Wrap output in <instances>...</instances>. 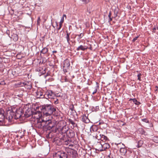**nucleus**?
<instances>
[{
    "instance_id": "1",
    "label": "nucleus",
    "mask_w": 158,
    "mask_h": 158,
    "mask_svg": "<svg viewBox=\"0 0 158 158\" xmlns=\"http://www.w3.org/2000/svg\"><path fill=\"white\" fill-rule=\"evenodd\" d=\"M22 114L19 110H17L15 108L9 109L6 111V118L9 122H10L13 118L16 119L20 118Z\"/></svg>"
},
{
    "instance_id": "2",
    "label": "nucleus",
    "mask_w": 158,
    "mask_h": 158,
    "mask_svg": "<svg viewBox=\"0 0 158 158\" xmlns=\"http://www.w3.org/2000/svg\"><path fill=\"white\" fill-rule=\"evenodd\" d=\"M66 151L67 154L63 152H58L55 153L54 158H67L69 156L75 158L77 156L76 151L71 148H67Z\"/></svg>"
},
{
    "instance_id": "3",
    "label": "nucleus",
    "mask_w": 158,
    "mask_h": 158,
    "mask_svg": "<svg viewBox=\"0 0 158 158\" xmlns=\"http://www.w3.org/2000/svg\"><path fill=\"white\" fill-rule=\"evenodd\" d=\"M41 113L46 116L50 115L53 112H55L56 109L51 104H44L40 107Z\"/></svg>"
},
{
    "instance_id": "4",
    "label": "nucleus",
    "mask_w": 158,
    "mask_h": 158,
    "mask_svg": "<svg viewBox=\"0 0 158 158\" xmlns=\"http://www.w3.org/2000/svg\"><path fill=\"white\" fill-rule=\"evenodd\" d=\"M45 120L44 119L40 118L35 121L36 123L35 124V127L38 128H42L45 127Z\"/></svg>"
},
{
    "instance_id": "5",
    "label": "nucleus",
    "mask_w": 158,
    "mask_h": 158,
    "mask_svg": "<svg viewBox=\"0 0 158 158\" xmlns=\"http://www.w3.org/2000/svg\"><path fill=\"white\" fill-rule=\"evenodd\" d=\"M42 116V113L40 111H35L33 112L32 114L31 118L34 119V120L35 121L40 118H43Z\"/></svg>"
},
{
    "instance_id": "6",
    "label": "nucleus",
    "mask_w": 158,
    "mask_h": 158,
    "mask_svg": "<svg viewBox=\"0 0 158 158\" xmlns=\"http://www.w3.org/2000/svg\"><path fill=\"white\" fill-rule=\"evenodd\" d=\"M44 98L47 99L48 98L53 99L56 97L54 93L52 90H48L44 94Z\"/></svg>"
},
{
    "instance_id": "7",
    "label": "nucleus",
    "mask_w": 158,
    "mask_h": 158,
    "mask_svg": "<svg viewBox=\"0 0 158 158\" xmlns=\"http://www.w3.org/2000/svg\"><path fill=\"white\" fill-rule=\"evenodd\" d=\"M70 65V62L68 59H66L64 60L63 62V70L65 73L68 72Z\"/></svg>"
},
{
    "instance_id": "8",
    "label": "nucleus",
    "mask_w": 158,
    "mask_h": 158,
    "mask_svg": "<svg viewBox=\"0 0 158 158\" xmlns=\"http://www.w3.org/2000/svg\"><path fill=\"white\" fill-rule=\"evenodd\" d=\"M45 126L48 129H50L54 127L55 124L52 123L51 120L48 119L45 120Z\"/></svg>"
},
{
    "instance_id": "9",
    "label": "nucleus",
    "mask_w": 158,
    "mask_h": 158,
    "mask_svg": "<svg viewBox=\"0 0 158 158\" xmlns=\"http://www.w3.org/2000/svg\"><path fill=\"white\" fill-rule=\"evenodd\" d=\"M22 86H24L25 87L28 89H30L32 88L31 83V82L25 81L22 83Z\"/></svg>"
},
{
    "instance_id": "10",
    "label": "nucleus",
    "mask_w": 158,
    "mask_h": 158,
    "mask_svg": "<svg viewBox=\"0 0 158 158\" xmlns=\"http://www.w3.org/2000/svg\"><path fill=\"white\" fill-rule=\"evenodd\" d=\"M64 144L66 145H68L69 147H71L73 145V142L71 138H69L67 140L64 142Z\"/></svg>"
},
{
    "instance_id": "11",
    "label": "nucleus",
    "mask_w": 158,
    "mask_h": 158,
    "mask_svg": "<svg viewBox=\"0 0 158 158\" xmlns=\"http://www.w3.org/2000/svg\"><path fill=\"white\" fill-rule=\"evenodd\" d=\"M65 132H66V135L69 138H72L74 135V133L72 130H67L65 131Z\"/></svg>"
},
{
    "instance_id": "12",
    "label": "nucleus",
    "mask_w": 158,
    "mask_h": 158,
    "mask_svg": "<svg viewBox=\"0 0 158 158\" xmlns=\"http://www.w3.org/2000/svg\"><path fill=\"white\" fill-rule=\"evenodd\" d=\"M102 141L98 142L96 144L95 146L97 150L100 151H102Z\"/></svg>"
},
{
    "instance_id": "13",
    "label": "nucleus",
    "mask_w": 158,
    "mask_h": 158,
    "mask_svg": "<svg viewBox=\"0 0 158 158\" xmlns=\"http://www.w3.org/2000/svg\"><path fill=\"white\" fill-rule=\"evenodd\" d=\"M4 111L3 109H0V122H3L5 119Z\"/></svg>"
},
{
    "instance_id": "14",
    "label": "nucleus",
    "mask_w": 158,
    "mask_h": 158,
    "mask_svg": "<svg viewBox=\"0 0 158 158\" xmlns=\"http://www.w3.org/2000/svg\"><path fill=\"white\" fill-rule=\"evenodd\" d=\"M102 148L103 151L105 150L106 149H108L110 147V145L108 143H104L102 141Z\"/></svg>"
},
{
    "instance_id": "15",
    "label": "nucleus",
    "mask_w": 158,
    "mask_h": 158,
    "mask_svg": "<svg viewBox=\"0 0 158 158\" xmlns=\"http://www.w3.org/2000/svg\"><path fill=\"white\" fill-rule=\"evenodd\" d=\"M33 113V112H32L30 109H28L26 110L24 115L26 117L28 118L31 116Z\"/></svg>"
},
{
    "instance_id": "16",
    "label": "nucleus",
    "mask_w": 158,
    "mask_h": 158,
    "mask_svg": "<svg viewBox=\"0 0 158 158\" xmlns=\"http://www.w3.org/2000/svg\"><path fill=\"white\" fill-rule=\"evenodd\" d=\"M36 96L37 98H44L45 97L44 95H43V93L40 91H37V92Z\"/></svg>"
},
{
    "instance_id": "17",
    "label": "nucleus",
    "mask_w": 158,
    "mask_h": 158,
    "mask_svg": "<svg viewBox=\"0 0 158 158\" xmlns=\"http://www.w3.org/2000/svg\"><path fill=\"white\" fill-rule=\"evenodd\" d=\"M94 137L96 139H98L101 138V135L100 134L99 131H96L95 132Z\"/></svg>"
},
{
    "instance_id": "18",
    "label": "nucleus",
    "mask_w": 158,
    "mask_h": 158,
    "mask_svg": "<svg viewBox=\"0 0 158 158\" xmlns=\"http://www.w3.org/2000/svg\"><path fill=\"white\" fill-rule=\"evenodd\" d=\"M81 119L83 122L85 123H88L89 122V119L85 115H83L81 117Z\"/></svg>"
},
{
    "instance_id": "19",
    "label": "nucleus",
    "mask_w": 158,
    "mask_h": 158,
    "mask_svg": "<svg viewBox=\"0 0 158 158\" xmlns=\"http://www.w3.org/2000/svg\"><path fill=\"white\" fill-rule=\"evenodd\" d=\"M127 151V149L125 148H120V152L122 155H124L126 154Z\"/></svg>"
},
{
    "instance_id": "20",
    "label": "nucleus",
    "mask_w": 158,
    "mask_h": 158,
    "mask_svg": "<svg viewBox=\"0 0 158 158\" xmlns=\"http://www.w3.org/2000/svg\"><path fill=\"white\" fill-rule=\"evenodd\" d=\"M11 38L15 41H17L18 40V36L16 34H14L13 35H12Z\"/></svg>"
},
{
    "instance_id": "21",
    "label": "nucleus",
    "mask_w": 158,
    "mask_h": 158,
    "mask_svg": "<svg viewBox=\"0 0 158 158\" xmlns=\"http://www.w3.org/2000/svg\"><path fill=\"white\" fill-rule=\"evenodd\" d=\"M117 146L118 148H125V146L123 143H121L117 144Z\"/></svg>"
},
{
    "instance_id": "22",
    "label": "nucleus",
    "mask_w": 158,
    "mask_h": 158,
    "mask_svg": "<svg viewBox=\"0 0 158 158\" xmlns=\"http://www.w3.org/2000/svg\"><path fill=\"white\" fill-rule=\"evenodd\" d=\"M143 144V141L142 140H140L138 142V144L137 147L138 148H140L142 146Z\"/></svg>"
},
{
    "instance_id": "23",
    "label": "nucleus",
    "mask_w": 158,
    "mask_h": 158,
    "mask_svg": "<svg viewBox=\"0 0 158 158\" xmlns=\"http://www.w3.org/2000/svg\"><path fill=\"white\" fill-rule=\"evenodd\" d=\"M132 100L134 103L136 105H139L140 104V102L137 101L135 98L130 99V100Z\"/></svg>"
},
{
    "instance_id": "24",
    "label": "nucleus",
    "mask_w": 158,
    "mask_h": 158,
    "mask_svg": "<svg viewBox=\"0 0 158 158\" xmlns=\"http://www.w3.org/2000/svg\"><path fill=\"white\" fill-rule=\"evenodd\" d=\"M48 48L45 47L44 48L42 51H41V52L43 54H45L47 52H48Z\"/></svg>"
},
{
    "instance_id": "25",
    "label": "nucleus",
    "mask_w": 158,
    "mask_h": 158,
    "mask_svg": "<svg viewBox=\"0 0 158 158\" xmlns=\"http://www.w3.org/2000/svg\"><path fill=\"white\" fill-rule=\"evenodd\" d=\"M81 4H85L88 3L89 2V0H80Z\"/></svg>"
},
{
    "instance_id": "26",
    "label": "nucleus",
    "mask_w": 158,
    "mask_h": 158,
    "mask_svg": "<svg viewBox=\"0 0 158 158\" xmlns=\"http://www.w3.org/2000/svg\"><path fill=\"white\" fill-rule=\"evenodd\" d=\"M152 140L155 142L158 143V137H154L153 138Z\"/></svg>"
},
{
    "instance_id": "27",
    "label": "nucleus",
    "mask_w": 158,
    "mask_h": 158,
    "mask_svg": "<svg viewBox=\"0 0 158 158\" xmlns=\"http://www.w3.org/2000/svg\"><path fill=\"white\" fill-rule=\"evenodd\" d=\"M67 34H66V38L67 40V41L68 43H69V41L70 40L69 39V33H68L67 31H66Z\"/></svg>"
},
{
    "instance_id": "28",
    "label": "nucleus",
    "mask_w": 158,
    "mask_h": 158,
    "mask_svg": "<svg viewBox=\"0 0 158 158\" xmlns=\"http://www.w3.org/2000/svg\"><path fill=\"white\" fill-rule=\"evenodd\" d=\"M87 48V47L85 46H83L82 45L80 46V49L84 50Z\"/></svg>"
},
{
    "instance_id": "29",
    "label": "nucleus",
    "mask_w": 158,
    "mask_h": 158,
    "mask_svg": "<svg viewBox=\"0 0 158 158\" xmlns=\"http://www.w3.org/2000/svg\"><path fill=\"white\" fill-rule=\"evenodd\" d=\"M96 84H97V85L96 86V87L95 88V90H94V91H93V92L92 93V94H94L95 93H96L97 92V88L98 87V83L97 82H96Z\"/></svg>"
},
{
    "instance_id": "30",
    "label": "nucleus",
    "mask_w": 158,
    "mask_h": 158,
    "mask_svg": "<svg viewBox=\"0 0 158 158\" xmlns=\"http://www.w3.org/2000/svg\"><path fill=\"white\" fill-rule=\"evenodd\" d=\"M62 23H60L59 24V26L57 28V30L58 31L60 29V28L62 26Z\"/></svg>"
},
{
    "instance_id": "31",
    "label": "nucleus",
    "mask_w": 158,
    "mask_h": 158,
    "mask_svg": "<svg viewBox=\"0 0 158 158\" xmlns=\"http://www.w3.org/2000/svg\"><path fill=\"white\" fill-rule=\"evenodd\" d=\"M141 75L140 73H139L137 75V77H138V79L139 81H140L141 80L140 79L141 77H140L141 76Z\"/></svg>"
},
{
    "instance_id": "32",
    "label": "nucleus",
    "mask_w": 158,
    "mask_h": 158,
    "mask_svg": "<svg viewBox=\"0 0 158 158\" xmlns=\"http://www.w3.org/2000/svg\"><path fill=\"white\" fill-rule=\"evenodd\" d=\"M40 17H39L38 18L37 21V24L38 25H39L40 24Z\"/></svg>"
},
{
    "instance_id": "33",
    "label": "nucleus",
    "mask_w": 158,
    "mask_h": 158,
    "mask_svg": "<svg viewBox=\"0 0 158 158\" xmlns=\"http://www.w3.org/2000/svg\"><path fill=\"white\" fill-rule=\"evenodd\" d=\"M139 37L138 36H136L134 38L133 40V41L135 42L137 38Z\"/></svg>"
},
{
    "instance_id": "34",
    "label": "nucleus",
    "mask_w": 158,
    "mask_h": 158,
    "mask_svg": "<svg viewBox=\"0 0 158 158\" xmlns=\"http://www.w3.org/2000/svg\"><path fill=\"white\" fill-rule=\"evenodd\" d=\"M58 103V100L57 99H56V100L54 101V103L55 104H56Z\"/></svg>"
},
{
    "instance_id": "35",
    "label": "nucleus",
    "mask_w": 158,
    "mask_h": 158,
    "mask_svg": "<svg viewBox=\"0 0 158 158\" xmlns=\"http://www.w3.org/2000/svg\"><path fill=\"white\" fill-rule=\"evenodd\" d=\"M81 137L82 139L84 140V135L83 134H81Z\"/></svg>"
},
{
    "instance_id": "36",
    "label": "nucleus",
    "mask_w": 158,
    "mask_h": 158,
    "mask_svg": "<svg viewBox=\"0 0 158 158\" xmlns=\"http://www.w3.org/2000/svg\"><path fill=\"white\" fill-rule=\"evenodd\" d=\"M64 22V18L63 17H62V18L61 19V21L60 22V23H62H62Z\"/></svg>"
},
{
    "instance_id": "37",
    "label": "nucleus",
    "mask_w": 158,
    "mask_h": 158,
    "mask_svg": "<svg viewBox=\"0 0 158 158\" xmlns=\"http://www.w3.org/2000/svg\"><path fill=\"white\" fill-rule=\"evenodd\" d=\"M111 12L110 11L109 13V14L108 15V17H109V18L111 17Z\"/></svg>"
},
{
    "instance_id": "38",
    "label": "nucleus",
    "mask_w": 158,
    "mask_h": 158,
    "mask_svg": "<svg viewBox=\"0 0 158 158\" xmlns=\"http://www.w3.org/2000/svg\"><path fill=\"white\" fill-rule=\"evenodd\" d=\"M109 22H111L112 20V18H109Z\"/></svg>"
},
{
    "instance_id": "39",
    "label": "nucleus",
    "mask_w": 158,
    "mask_h": 158,
    "mask_svg": "<svg viewBox=\"0 0 158 158\" xmlns=\"http://www.w3.org/2000/svg\"><path fill=\"white\" fill-rule=\"evenodd\" d=\"M102 136H104V139H107V137L104 136V135H102Z\"/></svg>"
},
{
    "instance_id": "40",
    "label": "nucleus",
    "mask_w": 158,
    "mask_h": 158,
    "mask_svg": "<svg viewBox=\"0 0 158 158\" xmlns=\"http://www.w3.org/2000/svg\"><path fill=\"white\" fill-rule=\"evenodd\" d=\"M83 36V34L82 33H81L80 34V38L81 37H82Z\"/></svg>"
},
{
    "instance_id": "41",
    "label": "nucleus",
    "mask_w": 158,
    "mask_h": 158,
    "mask_svg": "<svg viewBox=\"0 0 158 158\" xmlns=\"http://www.w3.org/2000/svg\"><path fill=\"white\" fill-rule=\"evenodd\" d=\"M52 52L53 53H56L57 52V51H53V52Z\"/></svg>"
},
{
    "instance_id": "42",
    "label": "nucleus",
    "mask_w": 158,
    "mask_h": 158,
    "mask_svg": "<svg viewBox=\"0 0 158 158\" xmlns=\"http://www.w3.org/2000/svg\"><path fill=\"white\" fill-rule=\"evenodd\" d=\"M71 123H72V124L73 125L74 124V123L73 122V121H72L71 122Z\"/></svg>"
},
{
    "instance_id": "43",
    "label": "nucleus",
    "mask_w": 158,
    "mask_h": 158,
    "mask_svg": "<svg viewBox=\"0 0 158 158\" xmlns=\"http://www.w3.org/2000/svg\"><path fill=\"white\" fill-rule=\"evenodd\" d=\"M65 81H68V80L66 78H65Z\"/></svg>"
},
{
    "instance_id": "44",
    "label": "nucleus",
    "mask_w": 158,
    "mask_h": 158,
    "mask_svg": "<svg viewBox=\"0 0 158 158\" xmlns=\"http://www.w3.org/2000/svg\"><path fill=\"white\" fill-rule=\"evenodd\" d=\"M66 17V15H63V17Z\"/></svg>"
},
{
    "instance_id": "45",
    "label": "nucleus",
    "mask_w": 158,
    "mask_h": 158,
    "mask_svg": "<svg viewBox=\"0 0 158 158\" xmlns=\"http://www.w3.org/2000/svg\"><path fill=\"white\" fill-rule=\"evenodd\" d=\"M48 76V73H47V74L45 76V77H46V76Z\"/></svg>"
},
{
    "instance_id": "46",
    "label": "nucleus",
    "mask_w": 158,
    "mask_h": 158,
    "mask_svg": "<svg viewBox=\"0 0 158 158\" xmlns=\"http://www.w3.org/2000/svg\"><path fill=\"white\" fill-rule=\"evenodd\" d=\"M156 29L155 28H154L153 29V30H156Z\"/></svg>"
},
{
    "instance_id": "47",
    "label": "nucleus",
    "mask_w": 158,
    "mask_h": 158,
    "mask_svg": "<svg viewBox=\"0 0 158 158\" xmlns=\"http://www.w3.org/2000/svg\"><path fill=\"white\" fill-rule=\"evenodd\" d=\"M77 50H79V47H78L77 48Z\"/></svg>"
},
{
    "instance_id": "48",
    "label": "nucleus",
    "mask_w": 158,
    "mask_h": 158,
    "mask_svg": "<svg viewBox=\"0 0 158 158\" xmlns=\"http://www.w3.org/2000/svg\"><path fill=\"white\" fill-rule=\"evenodd\" d=\"M82 131H83V133H84V132H83V127H82Z\"/></svg>"
},
{
    "instance_id": "49",
    "label": "nucleus",
    "mask_w": 158,
    "mask_h": 158,
    "mask_svg": "<svg viewBox=\"0 0 158 158\" xmlns=\"http://www.w3.org/2000/svg\"><path fill=\"white\" fill-rule=\"evenodd\" d=\"M81 148L82 149H83V148Z\"/></svg>"
},
{
    "instance_id": "50",
    "label": "nucleus",
    "mask_w": 158,
    "mask_h": 158,
    "mask_svg": "<svg viewBox=\"0 0 158 158\" xmlns=\"http://www.w3.org/2000/svg\"><path fill=\"white\" fill-rule=\"evenodd\" d=\"M64 127H63L62 128L63 130L64 129Z\"/></svg>"
},
{
    "instance_id": "51",
    "label": "nucleus",
    "mask_w": 158,
    "mask_h": 158,
    "mask_svg": "<svg viewBox=\"0 0 158 158\" xmlns=\"http://www.w3.org/2000/svg\"><path fill=\"white\" fill-rule=\"evenodd\" d=\"M43 62H44V61H43H43H42V63H43Z\"/></svg>"
}]
</instances>
